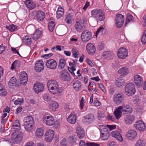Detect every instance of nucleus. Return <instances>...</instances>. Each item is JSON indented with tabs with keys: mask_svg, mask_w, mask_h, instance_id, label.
Returning <instances> with one entry per match:
<instances>
[{
	"mask_svg": "<svg viewBox=\"0 0 146 146\" xmlns=\"http://www.w3.org/2000/svg\"><path fill=\"white\" fill-rule=\"evenodd\" d=\"M47 86L49 92L53 94H57L60 96L62 92L56 81L53 80H49L47 83Z\"/></svg>",
	"mask_w": 146,
	"mask_h": 146,
	"instance_id": "nucleus-1",
	"label": "nucleus"
},
{
	"mask_svg": "<svg viewBox=\"0 0 146 146\" xmlns=\"http://www.w3.org/2000/svg\"><path fill=\"white\" fill-rule=\"evenodd\" d=\"M91 16L95 18L97 22L104 21L105 18V13L102 10L96 9L91 11Z\"/></svg>",
	"mask_w": 146,
	"mask_h": 146,
	"instance_id": "nucleus-2",
	"label": "nucleus"
},
{
	"mask_svg": "<svg viewBox=\"0 0 146 146\" xmlns=\"http://www.w3.org/2000/svg\"><path fill=\"white\" fill-rule=\"evenodd\" d=\"M23 126L26 130L28 132H30L33 128L34 125V121L32 116H29L24 118Z\"/></svg>",
	"mask_w": 146,
	"mask_h": 146,
	"instance_id": "nucleus-3",
	"label": "nucleus"
},
{
	"mask_svg": "<svg viewBox=\"0 0 146 146\" xmlns=\"http://www.w3.org/2000/svg\"><path fill=\"white\" fill-rule=\"evenodd\" d=\"M124 98V96L123 94L116 93L113 96V101L115 104L119 105L123 103Z\"/></svg>",
	"mask_w": 146,
	"mask_h": 146,
	"instance_id": "nucleus-4",
	"label": "nucleus"
},
{
	"mask_svg": "<svg viewBox=\"0 0 146 146\" xmlns=\"http://www.w3.org/2000/svg\"><path fill=\"white\" fill-rule=\"evenodd\" d=\"M125 90L127 95H133L135 92L134 84L132 83L127 84L125 87Z\"/></svg>",
	"mask_w": 146,
	"mask_h": 146,
	"instance_id": "nucleus-5",
	"label": "nucleus"
},
{
	"mask_svg": "<svg viewBox=\"0 0 146 146\" xmlns=\"http://www.w3.org/2000/svg\"><path fill=\"white\" fill-rule=\"evenodd\" d=\"M43 120L44 123L49 126L53 125L55 123L54 117L51 115H45L43 118Z\"/></svg>",
	"mask_w": 146,
	"mask_h": 146,
	"instance_id": "nucleus-6",
	"label": "nucleus"
},
{
	"mask_svg": "<svg viewBox=\"0 0 146 146\" xmlns=\"http://www.w3.org/2000/svg\"><path fill=\"white\" fill-rule=\"evenodd\" d=\"M124 20V16L121 14H118L116 16L115 25L118 28L121 27L123 24Z\"/></svg>",
	"mask_w": 146,
	"mask_h": 146,
	"instance_id": "nucleus-7",
	"label": "nucleus"
},
{
	"mask_svg": "<svg viewBox=\"0 0 146 146\" xmlns=\"http://www.w3.org/2000/svg\"><path fill=\"white\" fill-rule=\"evenodd\" d=\"M128 51L127 49L121 47L118 50L117 55L119 58L124 59L128 56Z\"/></svg>",
	"mask_w": 146,
	"mask_h": 146,
	"instance_id": "nucleus-8",
	"label": "nucleus"
},
{
	"mask_svg": "<svg viewBox=\"0 0 146 146\" xmlns=\"http://www.w3.org/2000/svg\"><path fill=\"white\" fill-rule=\"evenodd\" d=\"M92 35L88 30L84 31L82 33L81 38L84 42H86L90 40L92 38Z\"/></svg>",
	"mask_w": 146,
	"mask_h": 146,
	"instance_id": "nucleus-9",
	"label": "nucleus"
},
{
	"mask_svg": "<svg viewBox=\"0 0 146 146\" xmlns=\"http://www.w3.org/2000/svg\"><path fill=\"white\" fill-rule=\"evenodd\" d=\"M22 134L20 131L13 133L12 135V138L13 141L18 143L22 139Z\"/></svg>",
	"mask_w": 146,
	"mask_h": 146,
	"instance_id": "nucleus-10",
	"label": "nucleus"
},
{
	"mask_svg": "<svg viewBox=\"0 0 146 146\" xmlns=\"http://www.w3.org/2000/svg\"><path fill=\"white\" fill-rule=\"evenodd\" d=\"M35 70L37 72H40L44 69V64L42 60H38L36 62L35 66Z\"/></svg>",
	"mask_w": 146,
	"mask_h": 146,
	"instance_id": "nucleus-11",
	"label": "nucleus"
},
{
	"mask_svg": "<svg viewBox=\"0 0 146 146\" xmlns=\"http://www.w3.org/2000/svg\"><path fill=\"white\" fill-rule=\"evenodd\" d=\"M61 79L64 81H69L70 76L66 69L62 70L60 72Z\"/></svg>",
	"mask_w": 146,
	"mask_h": 146,
	"instance_id": "nucleus-12",
	"label": "nucleus"
},
{
	"mask_svg": "<svg viewBox=\"0 0 146 146\" xmlns=\"http://www.w3.org/2000/svg\"><path fill=\"white\" fill-rule=\"evenodd\" d=\"M54 135L53 130L49 129L47 131L45 134V139L46 140L49 142L52 141L54 138Z\"/></svg>",
	"mask_w": 146,
	"mask_h": 146,
	"instance_id": "nucleus-13",
	"label": "nucleus"
},
{
	"mask_svg": "<svg viewBox=\"0 0 146 146\" xmlns=\"http://www.w3.org/2000/svg\"><path fill=\"white\" fill-rule=\"evenodd\" d=\"M136 132L133 130L129 131L126 133L125 136L127 139L129 140L134 139L137 136Z\"/></svg>",
	"mask_w": 146,
	"mask_h": 146,
	"instance_id": "nucleus-14",
	"label": "nucleus"
},
{
	"mask_svg": "<svg viewBox=\"0 0 146 146\" xmlns=\"http://www.w3.org/2000/svg\"><path fill=\"white\" fill-rule=\"evenodd\" d=\"M44 87V85L42 83L36 82L34 85V90L35 93L38 94L43 91Z\"/></svg>",
	"mask_w": 146,
	"mask_h": 146,
	"instance_id": "nucleus-15",
	"label": "nucleus"
},
{
	"mask_svg": "<svg viewBox=\"0 0 146 146\" xmlns=\"http://www.w3.org/2000/svg\"><path fill=\"white\" fill-rule=\"evenodd\" d=\"M46 65L47 68L50 69H55L57 64L56 61L53 59H50L46 61Z\"/></svg>",
	"mask_w": 146,
	"mask_h": 146,
	"instance_id": "nucleus-16",
	"label": "nucleus"
},
{
	"mask_svg": "<svg viewBox=\"0 0 146 146\" xmlns=\"http://www.w3.org/2000/svg\"><path fill=\"white\" fill-rule=\"evenodd\" d=\"M20 79L21 84L24 85L27 83L28 81L27 75L25 72L23 71L21 72Z\"/></svg>",
	"mask_w": 146,
	"mask_h": 146,
	"instance_id": "nucleus-17",
	"label": "nucleus"
},
{
	"mask_svg": "<svg viewBox=\"0 0 146 146\" xmlns=\"http://www.w3.org/2000/svg\"><path fill=\"white\" fill-rule=\"evenodd\" d=\"M75 27L77 31L81 32L84 28V22L82 21H77L75 24Z\"/></svg>",
	"mask_w": 146,
	"mask_h": 146,
	"instance_id": "nucleus-18",
	"label": "nucleus"
},
{
	"mask_svg": "<svg viewBox=\"0 0 146 146\" xmlns=\"http://www.w3.org/2000/svg\"><path fill=\"white\" fill-rule=\"evenodd\" d=\"M86 49L88 53L92 55L95 52V47L92 43L88 44L86 45Z\"/></svg>",
	"mask_w": 146,
	"mask_h": 146,
	"instance_id": "nucleus-19",
	"label": "nucleus"
},
{
	"mask_svg": "<svg viewBox=\"0 0 146 146\" xmlns=\"http://www.w3.org/2000/svg\"><path fill=\"white\" fill-rule=\"evenodd\" d=\"M134 81L135 84L138 86H141L143 82V78L138 75H136L134 76Z\"/></svg>",
	"mask_w": 146,
	"mask_h": 146,
	"instance_id": "nucleus-20",
	"label": "nucleus"
},
{
	"mask_svg": "<svg viewBox=\"0 0 146 146\" xmlns=\"http://www.w3.org/2000/svg\"><path fill=\"white\" fill-rule=\"evenodd\" d=\"M134 125L136 129L140 131H143L145 129L144 123L141 121H139Z\"/></svg>",
	"mask_w": 146,
	"mask_h": 146,
	"instance_id": "nucleus-21",
	"label": "nucleus"
},
{
	"mask_svg": "<svg viewBox=\"0 0 146 146\" xmlns=\"http://www.w3.org/2000/svg\"><path fill=\"white\" fill-rule=\"evenodd\" d=\"M122 108L121 107L119 106L118 108H116L115 110L114 111V114L115 118L118 119H119L122 115V113L123 112L122 110Z\"/></svg>",
	"mask_w": 146,
	"mask_h": 146,
	"instance_id": "nucleus-22",
	"label": "nucleus"
},
{
	"mask_svg": "<svg viewBox=\"0 0 146 146\" xmlns=\"http://www.w3.org/2000/svg\"><path fill=\"white\" fill-rule=\"evenodd\" d=\"M111 134L112 137L115 138L118 140L120 141H123L122 137L118 131H113L111 132Z\"/></svg>",
	"mask_w": 146,
	"mask_h": 146,
	"instance_id": "nucleus-23",
	"label": "nucleus"
},
{
	"mask_svg": "<svg viewBox=\"0 0 146 146\" xmlns=\"http://www.w3.org/2000/svg\"><path fill=\"white\" fill-rule=\"evenodd\" d=\"M76 132L78 137L80 139L83 138L85 136V132L83 128L78 127L77 129Z\"/></svg>",
	"mask_w": 146,
	"mask_h": 146,
	"instance_id": "nucleus-24",
	"label": "nucleus"
},
{
	"mask_svg": "<svg viewBox=\"0 0 146 146\" xmlns=\"http://www.w3.org/2000/svg\"><path fill=\"white\" fill-rule=\"evenodd\" d=\"M25 4L26 6L30 9H32L36 7V4L33 1L31 0L25 1Z\"/></svg>",
	"mask_w": 146,
	"mask_h": 146,
	"instance_id": "nucleus-25",
	"label": "nucleus"
},
{
	"mask_svg": "<svg viewBox=\"0 0 146 146\" xmlns=\"http://www.w3.org/2000/svg\"><path fill=\"white\" fill-rule=\"evenodd\" d=\"M74 21L73 16L71 14L69 13L66 15L64 21L67 24H70Z\"/></svg>",
	"mask_w": 146,
	"mask_h": 146,
	"instance_id": "nucleus-26",
	"label": "nucleus"
},
{
	"mask_svg": "<svg viewBox=\"0 0 146 146\" xmlns=\"http://www.w3.org/2000/svg\"><path fill=\"white\" fill-rule=\"evenodd\" d=\"M135 117L133 115H127L125 117V121L127 124L132 123L135 121Z\"/></svg>",
	"mask_w": 146,
	"mask_h": 146,
	"instance_id": "nucleus-27",
	"label": "nucleus"
},
{
	"mask_svg": "<svg viewBox=\"0 0 146 146\" xmlns=\"http://www.w3.org/2000/svg\"><path fill=\"white\" fill-rule=\"evenodd\" d=\"M42 33V31L39 30L38 29H37L32 36V38L33 39L36 40L40 37Z\"/></svg>",
	"mask_w": 146,
	"mask_h": 146,
	"instance_id": "nucleus-28",
	"label": "nucleus"
},
{
	"mask_svg": "<svg viewBox=\"0 0 146 146\" xmlns=\"http://www.w3.org/2000/svg\"><path fill=\"white\" fill-rule=\"evenodd\" d=\"M17 80L14 77H12L9 80L8 83L9 87L13 88L17 84Z\"/></svg>",
	"mask_w": 146,
	"mask_h": 146,
	"instance_id": "nucleus-29",
	"label": "nucleus"
},
{
	"mask_svg": "<svg viewBox=\"0 0 146 146\" xmlns=\"http://www.w3.org/2000/svg\"><path fill=\"white\" fill-rule=\"evenodd\" d=\"M45 16V13L42 11L39 10L38 11L36 15V18L38 20L43 21L44 19Z\"/></svg>",
	"mask_w": 146,
	"mask_h": 146,
	"instance_id": "nucleus-30",
	"label": "nucleus"
},
{
	"mask_svg": "<svg viewBox=\"0 0 146 146\" xmlns=\"http://www.w3.org/2000/svg\"><path fill=\"white\" fill-rule=\"evenodd\" d=\"M118 72L120 76H124L129 73L128 68L125 67L121 68L118 70Z\"/></svg>",
	"mask_w": 146,
	"mask_h": 146,
	"instance_id": "nucleus-31",
	"label": "nucleus"
},
{
	"mask_svg": "<svg viewBox=\"0 0 146 146\" xmlns=\"http://www.w3.org/2000/svg\"><path fill=\"white\" fill-rule=\"evenodd\" d=\"M73 86L76 91H78L81 88V84L80 82L78 80L75 81L73 84Z\"/></svg>",
	"mask_w": 146,
	"mask_h": 146,
	"instance_id": "nucleus-32",
	"label": "nucleus"
},
{
	"mask_svg": "<svg viewBox=\"0 0 146 146\" xmlns=\"http://www.w3.org/2000/svg\"><path fill=\"white\" fill-rule=\"evenodd\" d=\"M23 42L27 45H29L32 42V40L31 37L28 36H26L23 38Z\"/></svg>",
	"mask_w": 146,
	"mask_h": 146,
	"instance_id": "nucleus-33",
	"label": "nucleus"
},
{
	"mask_svg": "<svg viewBox=\"0 0 146 146\" xmlns=\"http://www.w3.org/2000/svg\"><path fill=\"white\" fill-rule=\"evenodd\" d=\"M84 119L87 122L92 121L94 119V115L93 114H88L84 117Z\"/></svg>",
	"mask_w": 146,
	"mask_h": 146,
	"instance_id": "nucleus-34",
	"label": "nucleus"
},
{
	"mask_svg": "<svg viewBox=\"0 0 146 146\" xmlns=\"http://www.w3.org/2000/svg\"><path fill=\"white\" fill-rule=\"evenodd\" d=\"M76 116L72 114H70L67 119V121L70 123L74 124L76 121Z\"/></svg>",
	"mask_w": 146,
	"mask_h": 146,
	"instance_id": "nucleus-35",
	"label": "nucleus"
},
{
	"mask_svg": "<svg viewBox=\"0 0 146 146\" xmlns=\"http://www.w3.org/2000/svg\"><path fill=\"white\" fill-rule=\"evenodd\" d=\"M64 14V10L61 7H59L56 11V17L58 19L61 17Z\"/></svg>",
	"mask_w": 146,
	"mask_h": 146,
	"instance_id": "nucleus-36",
	"label": "nucleus"
},
{
	"mask_svg": "<svg viewBox=\"0 0 146 146\" xmlns=\"http://www.w3.org/2000/svg\"><path fill=\"white\" fill-rule=\"evenodd\" d=\"M122 108V110L124 113H125L126 112L131 113L132 110L131 107L128 105H126L124 106H119Z\"/></svg>",
	"mask_w": 146,
	"mask_h": 146,
	"instance_id": "nucleus-37",
	"label": "nucleus"
},
{
	"mask_svg": "<svg viewBox=\"0 0 146 146\" xmlns=\"http://www.w3.org/2000/svg\"><path fill=\"white\" fill-rule=\"evenodd\" d=\"M124 80L121 78H117L115 81V84L118 87L123 86L124 84Z\"/></svg>",
	"mask_w": 146,
	"mask_h": 146,
	"instance_id": "nucleus-38",
	"label": "nucleus"
},
{
	"mask_svg": "<svg viewBox=\"0 0 146 146\" xmlns=\"http://www.w3.org/2000/svg\"><path fill=\"white\" fill-rule=\"evenodd\" d=\"M7 92L4 86L0 83V96H3L6 95Z\"/></svg>",
	"mask_w": 146,
	"mask_h": 146,
	"instance_id": "nucleus-39",
	"label": "nucleus"
},
{
	"mask_svg": "<svg viewBox=\"0 0 146 146\" xmlns=\"http://www.w3.org/2000/svg\"><path fill=\"white\" fill-rule=\"evenodd\" d=\"M107 127V126H106L104 125H99L98 128L100 129L101 133H109Z\"/></svg>",
	"mask_w": 146,
	"mask_h": 146,
	"instance_id": "nucleus-40",
	"label": "nucleus"
},
{
	"mask_svg": "<svg viewBox=\"0 0 146 146\" xmlns=\"http://www.w3.org/2000/svg\"><path fill=\"white\" fill-rule=\"evenodd\" d=\"M65 62L64 59H61L60 60L59 63L58 65V68L60 70L64 68L65 66Z\"/></svg>",
	"mask_w": 146,
	"mask_h": 146,
	"instance_id": "nucleus-41",
	"label": "nucleus"
},
{
	"mask_svg": "<svg viewBox=\"0 0 146 146\" xmlns=\"http://www.w3.org/2000/svg\"><path fill=\"white\" fill-rule=\"evenodd\" d=\"M6 28L9 31L13 32L17 29V27L16 25L12 24L6 26Z\"/></svg>",
	"mask_w": 146,
	"mask_h": 146,
	"instance_id": "nucleus-42",
	"label": "nucleus"
},
{
	"mask_svg": "<svg viewBox=\"0 0 146 146\" xmlns=\"http://www.w3.org/2000/svg\"><path fill=\"white\" fill-rule=\"evenodd\" d=\"M72 56L75 58H77L78 57L79 54L78 50L75 48H73L72 50Z\"/></svg>",
	"mask_w": 146,
	"mask_h": 146,
	"instance_id": "nucleus-43",
	"label": "nucleus"
},
{
	"mask_svg": "<svg viewBox=\"0 0 146 146\" xmlns=\"http://www.w3.org/2000/svg\"><path fill=\"white\" fill-rule=\"evenodd\" d=\"M113 55V54L112 52L110 51H106L103 52L102 56L105 58H108Z\"/></svg>",
	"mask_w": 146,
	"mask_h": 146,
	"instance_id": "nucleus-44",
	"label": "nucleus"
},
{
	"mask_svg": "<svg viewBox=\"0 0 146 146\" xmlns=\"http://www.w3.org/2000/svg\"><path fill=\"white\" fill-rule=\"evenodd\" d=\"M50 105L51 108L54 111L58 107V104L54 101H52L51 102Z\"/></svg>",
	"mask_w": 146,
	"mask_h": 146,
	"instance_id": "nucleus-45",
	"label": "nucleus"
},
{
	"mask_svg": "<svg viewBox=\"0 0 146 146\" xmlns=\"http://www.w3.org/2000/svg\"><path fill=\"white\" fill-rule=\"evenodd\" d=\"M55 24L54 22L52 20L48 24V28L50 31L52 32L54 28Z\"/></svg>",
	"mask_w": 146,
	"mask_h": 146,
	"instance_id": "nucleus-46",
	"label": "nucleus"
},
{
	"mask_svg": "<svg viewBox=\"0 0 146 146\" xmlns=\"http://www.w3.org/2000/svg\"><path fill=\"white\" fill-rule=\"evenodd\" d=\"M100 137L102 139L104 140H107L109 136V133H101Z\"/></svg>",
	"mask_w": 146,
	"mask_h": 146,
	"instance_id": "nucleus-47",
	"label": "nucleus"
},
{
	"mask_svg": "<svg viewBox=\"0 0 146 146\" xmlns=\"http://www.w3.org/2000/svg\"><path fill=\"white\" fill-rule=\"evenodd\" d=\"M36 136L38 137H41L43 135V131L42 129L39 128L37 129L36 132Z\"/></svg>",
	"mask_w": 146,
	"mask_h": 146,
	"instance_id": "nucleus-48",
	"label": "nucleus"
},
{
	"mask_svg": "<svg viewBox=\"0 0 146 146\" xmlns=\"http://www.w3.org/2000/svg\"><path fill=\"white\" fill-rule=\"evenodd\" d=\"M133 19L132 15L131 14H129L127 15V18L126 19V23L125 25H126L127 23L130 22H133Z\"/></svg>",
	"mask_w": 146,
	"mask_h": 146,
	"instance_id": "nucleus-49",
	"label": "nucleus"
},
{
	"mask_svg": "<svg viewBox=\"0 0 146 146\" xmlns=\"http://www.w3.org/2000/svg\"><path fill=\"white\" fill-rule=\"evenodd\" d=\"M144 141L142 139H139L135 143L136 146H145Z\"/></svg>",
	"mask_w": 146,
	"mask_h": 146,
	"instance_id": "nucleus-50",
	"label": "nucleus"
},
{
	"mask_svg": "<svg viewBox=\"0 0 146 146\" xmlns=\"http://www.w3.org/2000/svg\"><path fill=\"white\" fill-rule=\"evenodd\" d=\"M106 30L105 28L102 27H100L97 30L96 33V36L97 37L98 35L100 33H102L103 31H105Z\"/></svg>",
	"mask_w": 146,
	"mask_h": 146,
	"instance_id": "nucleus-51",
	"label": "nucleus"
},
{
	"mask_svg": "<svg viewBox=\"0 0 146 146\" xmlns=\"http://www.w3.org/2000/svg\"><path fill=\"white\" fill-rule=\"evenodd\" d=\"M19 62L17 60H16L12 64L11 69L13 70L16 67L19 66Z\"/></svg>",
	"mask_w": 146,
	"mask_h": 146,
	"instance_id": "nucleus-52",
	"label": "nucleus"
},
{
	"mask_svg": "<svg viewBox=\"0 0 146 146\" xmlns=\"http://www.w3.org/2000/svg\"><path fill=\"white\" fill-rule=\"evenodd\" d=\"M42 98L44 100L48 101L51 99V97L50 94L47 93L44 94Z\"/></svg>",
	"mask_w": 146,
	"mask_h": 146,
	"instance_id": "nucleus-53",
	"label": "nucleus"
},
{
	"mask_svg": "<svg viewBox=\"0 0 146 146\" xmlns=\"http://www.w3.org/2000/svg\"><path fill=\"white\" fill-rule=\"evenodd\" d=\"M84 101L85 100L84 99V97H82L80 101V108L81 110L83 108L85 104Z\"/></svg>",
	"mask_w": 146,
	"mask_h": 146,
	"instance_id": "nucleus-54",
	"label": "nucleus"
},
{
	"mask_svg": "<svg viewBox=\"0 0 146 146\" xmlns=\"http://www.w3.org/2000/svg\"><path fill=\"white\" fill-rule=\"evenodd\" d=\"M86 146H100L99 144L94 142H90L86 143Z\"/></svg>",
	"mask_w": 146,
	"mask_h": 146,
	"instance_id": "nucleus-55",
	"label": "nucleus"
},
{
	"mask_svg": "<svg viewBox=\"0 0 146 146\" xmlns=\"http://www.w3.org/2000/svg\"><path fill=\"white\" fill-rule=\"evenodd\" d=\"M3 74V69L2 67L0 66V82H1L3 80L2 76Z\"/></svg>",
	"mask_w": 146,
	"mask_h": 146,
	"instance_id": "nucleus-56",
	"label": "nucleus"
},
{
	"mask_svg": "<svg viewBox=\"0 0 146 146\" xmlns=\"http://www.w3.org/2000/svg\"><path fill=\"white\" fill-rule=\"evenodd\" d=\"M70 140L73 143H76V138L74 135L70 136L69 137Z\"/></svg>",
	"mask_w": 146,
	"mask_h": 146,
	"instance_id": "nucleus-57",
	"label": "nucleus"
},
{
	"mask_svg": "<svg viewBox=\"0 0 146 146\" xmlns=\"http://www.w3.org/2000/svg\"><path fill=\"white\" fill-rule=\"evenodd\" d=\"M23 100V99L20 100H16L15 101L14 104L16 105H20L22 103Z\"/></svg>",
	"mask_w": 146,
	"mask_h": 146,
	"instance_id": "nucleus-58",
	"label": "nucleus"
},
{
	"mask_svg": "<svg viewBox=\"0 0 146 146\" xmlns=\"http://www.w3.org/2000/svg\"><path fill=\"white\" fill-rule=\"evenodd\" d=\"M20 125V123L18 120H16L15 122L13 123V126L14 127V128H15V127H18Z\"/></svg>",
	"mask_w": 146,
	"mask_h": 146,
	"instance_id": "nucleus-59",
	"label": "nucleus"
},
{
	"mask_svg": "<svg viewBox=\"0 0 146 146\" xmlns=\"http://www.w3.org/2000/svg\"><path fill=\"white\" fill-rule=\"evenodd\" d=\"M61 47H62L63 48H64V46H63L58 45L56 46L55 47H53L52 49H54L55 48H56L57 50L60 51L61 50Z\"/></svg>",
	"mask_w": 146,
	"mask_h": 146,
	"instance_id": "nucleus-60",
	"label": "nucleus"
},
{
	"mask_svg": "<svg viewBox=\"0 0 146 146\" xmlns=\"http://www.w3.org/2000/svg\"><path fill=\"white\" fill-rule=\"evenodd\" d=\"M141 42L142 43L145 44L146 43V36L143 35L141 38Z\"/></svg>",
	"mask_w": 146,
	"mask_h": 146,
	"instance_id": "nucleus-61",
	"label": "nucleus"
},
{
	"mask_svg": "<svg viewBox=\"0 0 146 146\" xmlns=\"http://www.w3.org/2000/svg\"><path fill=\"white\" fill-rule=\"evenodd\" d=\"M104 45L102 43H100L98 45V49L99 50H101L104 49Z\"/></svg>",
	"mask_w": 146,
	"mask_h": 146,
	"instance_id": "nucleus-62",
	"label": "nucleus"
},
{
	"mask_svg": "<svg viewBox=\"0 0 146 146\" xmlns=\"http://www.w3.org/2000/svg\"><path fill=\"white\" fill-rule=\"evenodd\" d=\"M107 127L110 130H111L116 128V126L114 125H107Z\"/></svg>",
	"mask_w": 146,
	"mask_h": 146,
	"instance_id": "nucleus-63",
	"label": "nucleus"
},
{
	"mask_svg": "<svg viewBox=\"0 0 146 146\" xmlns=\"http://www.w3.org/2000/svg\"><path fill=\"white\" fill-rule=\"evenodd\" d=\"M52 55L53 54L52 53H50L45 54L43 55L42 57L47 59L52 56Z\"/></svg>",
	"mask_w": 146,
	"mask_h": 146,
	"instance_id": "nucleus-64",
	"label": "nucleus"
}]
</instances>
